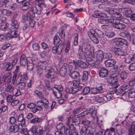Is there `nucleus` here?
Instances as JSON below:
<instances>
[{
    "label": "nucleus",
    "mask_w": 135,
    "mask_h": 135,
    "mask_svg": "<svg viewBox=\"0 0 135 135\" xmlns=\"http://www.w3.org/2000/svg\"><path fill=\"white\" fill-rule=\"evenodd\" d=\"M88 72L87 71H84L83 72V76L82 78V80L83 81H85L88 79Z\"/></svg>",
    "instance_id": "38"
},
{
    "label": "nucleus",
    "mask_w": 135,
    "mask_h": 135,
    "mask_svg": "<svg viewBox=\"0 0 135 135\" xmlns=\"http://www.w3.org/2000/svg\"><path fill=\"white\" fill-rule=\"evenodd\" d=\"M76 68V64L75 61L73 60V62L69 63L68 65V69L69 72L75 71Z\"/></svg>",
    "instance_id": "20"
},
{
    "label": "nucleus",
    "mask_w": 135,
    "mask_h": 135,
    "mask_svg": "<svg viewBox=\"0 0 135 135\" xmlns=\"http://www.w3.org/2000/svg\"><path fill=\"white\" fill-rule=\"evenodd\" d=\"M32 47L33 49L36 51L39 50L40 48L39 46L37 43H35L33 44Z\"/></svg>",
    "instance_id": "62"
},
{
    "label": "nucleus",
    "mask_w": 135,
    "mask_h": 135,
    "mask_svg": "<svg viewBox=\"0 0 135 135\" xmlns=\"http://www.w3.org/2000/svg\"><path fill=\"white\" fill-rule=\"evenodd\" d=\"M56 104V102H52V104L51 105V106H49L48 105H45L44 107L46 109L48 110V111H51L52 109L54 108V107L55 105Z\"/></svg>",
    "instance_id": "37"
},
{
    "label": "nucleus",
    "mask_w": 135,
    "mask_h": 135,
    "mask_svg": "<svg viewBox=\"0 0 135 135\" xmlns=\"http://www.w3.org/2000/svg\"><path fill=\"white\" fill-rule=\"evenodd\" d=\"M36 104L37 105L36 108H37L38 110L40 111L42 110V107L43 106H44V105L41 102L39 101L37 102Z\"/></svg>",
    "instance_id": "43"
},
{
    "label": "nucleus",
    "mask_w": 135,
    "mask_h": 135,
    "mask_svg": "<svg viewBox=\"0 0 135 135\" xmlns=\"http://www.w3.org/2000/svg\"><path fill=\"white\" fill-rule=\"evenodd\" d=\"M104 57V54L103 52L100 50L97 51L95 60L98 63H101Z\"/></svg>",
    "instance_id": "12"
},
{
    "label": "nucleus",
    "mask_w": 135,
    "mask_h": 135,
    "mask_svg": "<svg viewBox=\"0 0 135 135\" xmlns=\"http://www.w3.org/2000/svg\"><path fill=\"white\" fill-rule=\"evenodd\" d=\"M70 43L69 41H67L66 42V46L65 49V52L67 53L69 51L70 48Z\"/></svg>",
    "instance_id": "59"
},
{
    "label": "nucleus",
    "mask_w": 135,
    "mask_h": 135,
    "mask_svg": "<svg viewBox=\"0 0 135 135\" xmlns=\"http://www.w3.org/2000/svg\"><path fill=\"white\" fill-rule=\"evenodd\" d=\"M40 98L41 100V101H40L44 105V107L45 105H48L49 103V101L45 97L41 96L40 97Z\"/></svg>",
    "instance_id": "32"
},
{
    "label": "nucleus",
    "mask_w": 135,
    "mask_h": 135,
    "mask_svg": "<svg viewBox=\"0 0 135 135\" xmlns=\"http://www.w3.org/2000/svg\"><path fill=\"white\" fill-rule=\"evenodd\" d=\"M42 120L41 119L39 118H35L31 120L30 123H40Z\"/></svg>",
    "instance_id": "42"
},
{
    "label": "nucleus",
    "mask_w": 135,
    "mask_h": 135,
    "mask_svg": "<svg viewBox=\"0 0 135 135\" xmlns=\"http://www.w3.org/2000/svg\"><path fill=\"white\" fill-rule=\"evenodd\" d=\"M128 135H133L135 132V121L132 122L128 130Z\"/></svg>",
    "instance_id": "19"
},
{
    "label": "nucleus",
    "mask_w": 135,
    "mask_h": 135,
    "mask_svg": "<svg viewBox=\"0 0 135 135\" xmlns=\"http://www.w3.org/2000/svg\"><path fill=\"white\" fill-rule=\"evenodd\" d=\"M90 45L89 43L84 42L82 46H79L78 56L79 59H81L84 56L89 57L90 55L91 51L89 50Z\"/></svg>",
    "instance_id": "1"
},
{
    "label": "nucleus",
    "mask_w": 135,
    "mask_h": 135,
    "mask_svg": "<svg viewBox=\"0 0 135 135\" xmlns=\"http://www.w3.org/2000/svg\"><path fill=\"white\" fill-rule=\"evenodd\" d=\"M87 33L91 40L94 43L97 44L99 42V40L97 38L98 34L95 30L91 29Z\"/></svg>",
    "instance_id": "5"
},
{
    "label": "nucleus",
    "mask_w": 135,
    "mask_h": 135,
    "mask_svg": "<svg viewBox=\"0 0 135 135\" xmlns=\"http://www.w3.org/2000/svg\"><path fill=\"white\" fill-rule=\"evenodd\" d=\"M116 63V61L112 59H109L106 60L105 62V64L106 67H110L114 66Z\"/></svg>",
    "instance_id": "14"
},
{
    "label": "nucleus",
    "mask_w": 135,
    "mask_h": 135,
    "mask_svg": "<svg viewBox=\"0 0 135 135\" xmlns=\"http://www.w3.org/2000/svg\"><path fill=\"white\" fill-rule=\"evenodd\" d=\"M104 98L106 99V101L107 102L110 101L113 98V96L111 93L107 94L105 96H104Z\"/></svg>",
    "instance_id": "52"
},
{
    "label": "nucleus",
    "mask_w": 135,
    "mask_h": 135,
    "mask_svg": "<svg viewBox=\"0 0 135 135\" xmlns=\"http://www.w3.org/2000/svg\"><path fill=\"white\" fill-rule=\"evenodd\" d=\"M18 85V88L21 90H24L26 87V85L23 82H21L18 84H16Z\"/></svg>",
    "instance_id": "41"
},
{
    "label": "nucleus",
    "mask_w": 135,
    "mask_h": 135,
    "mask_svg": "<svg viewBox=\"0 0 135 135\" xmlns=\"http://www.w3.org/2000/svg\"><path fill=\"white\" fill-rule=\"evenodd\" d=\"M14 87L11 85H8L6 88V90L7 92L12 93L13 92Z\"/></svg>",
    "instance_id": "40"
},
{
    "label": "nucleus",
    "mask_w": 135,
    "mask_h": 135,
    "mask_svg": "<svg viewBox=\"0 0 135 135\" xmlns=\"http://www.w3.org/2000/svg\"><path fill=\"white\" fill-rule=\"evenodd\" d=\"M36 1L37 3V5L39 7L41 8L46 7V5L45 4L43 0H35Z\"/></svg>",
    "instance_id": "33"
},
{
    "label": "nucleus",
    "mask_w": 135,
    "mask_h": 135,
    "mask_svg": "<svg viewBox=\"0 0 135 135\" xmlns=\"http://www.w3.org/2000/svg\"><path fill=\"white\" fill-rule=\"evenodd\" d=\"M95 101L99 103H105L107 102L106 99L104 97H100L97 96L95 97L94 99Z\"/></svg>",
    "instance_id": "28"
},
{
    "label": "nucleus",
    "mask_w": 135,
    "mask_h": 135,
    "mask_svg": "<svg viewBox=\"0 0 135 135\" xmlns=\"http://www.w3.org/2000/svg\"><path fill=\"white\" fill-rule=\"evenodd\" d=\"M75 37L74 42V45L75 46L77 45L78 44V35L77 33L74 34Z\"/></svg>",
    "instance_id": "51"
},
{
    "label": "nucleus",
    "mask_w": 135,
    "mask_h": 135,
    "mask_svg": "<svg viewBox=\"0 0 135 135\" xmlns=\"http://www.w3.org/2000/svg\"><path fill=\"white\" fill-rule=\"evenodd\" d=\"M115 44L117 45L122 46L123 45H127L128 44L127 41L126 39L118 38L114 40Z\"/></svg>",
    "instance_id": "11"
},
{
    "label": "nucleus",
    "mask_w": 135,
    "mask_h": 135,
    "mask_svg": "<svg viewBox=\"0 0 135 135\" xmlns=\"http://www.w3.org/2000/svg\"><path fill=\"white\" fill-rule=\"evenodd\" d=\"M66 91L68 93L72 94H74L76 93L74 88H71L70 89L67 88L66 89Z\"/></svg>",
    "instance_id": "45"
},
{
    "label": "nucleus",
    "mask_w": 135,
    "mask_h": 135,
    "mask_svg": "<svg viewBox=\"0 0 135 135\" xmlns=\"http://www.w3.org/2000/svg\"><path fill=\"white\" fill-rule=\"evenodd\" d=\"M60 40L59 37L57 35H55L53 43L54 45H57L60 42Z\"/></svg>",
    "instance_id": "49"
},
{
    "label": "nucleus",
    "mask_w": 135,
    "mask_h": 135,
    "mask_svg": "<svg viewBox=\"0 0 135 135\" xmlns=\"http://www.w3.org/2000/svg\"><path fill=\"white\" fill-rule=\"evenodd\" d=\"M20 132V133L24 135H32V132L28 131L26 128H22Z\"/></svg>",
    "instance_id": "30"
},
{
    "label": "nucleus",
    "mask_w": 135,
    "mask_h": 135,
    "mask_svg": "<svg viewBox=\"0 0 135 135\" xmlns=\"http://www.w3.org/2000/svg\"><path fill=\"white\" fill-rule=\"evenodd\" d=\"M120 76L121 79L123 80L127 79V72L125 71H122L120 74Z\"/></svg>",
    "instance_id": "39"
},
{
    "label": "nucleus",
    "mask_w": 135,
    "mask_h": 135,
    "mask_svg": "<svg viewBox=\"0 0 135 135\" xmlns=\"http://www.w3.org/2000/svg\"><path fill=\"white\" fill-rule=\"evenodd\" d=\"M112 18H113V17H108L107 19H105V18L100 17V18L98 20V22L101 23L109 24L111 23Z\"/></svg>",
    "instance_id": "13"
},
{
    "label": "nucleus",
    "mask_w": 135,
    "mask_h": 135,
    "mask_svg": "<svg viewBox=\"0 0 135 135\" xmlns=\"http://www.w3.org/2000/svg\"><path fill=\"white\" fill-rule=\"evenodd\" d=\"M120 36L124 38L130 36L129 34L127 32H122L120 33Z\"/></svg>",
    "instance_id": "57"
},
{
    "label": "nucleus",
    "mask_w": 135,
    "mask_h": 135,
    "mask_svg": "<svg viewBox=\"0 0 135 135\" xmlns=\"http://www.w3.org/2000/svg\"><path fill=\"white\" fill-rule=\"evenodd\" d=\"M53 94L54 95V96L56 97L57 98H59L61 97L62 94L61 92L58 91L57 92L53 90L52 91Z\"/></svg>",
    "instance_id": "50"
},
{
    "label": "nucleus",
    "mask_w": 135,
    "mask_h": 135,
    "mask_svg": "<svg viewBox=\"0 0 135 135\" xmlns=\"http://www.w3.org/2000/svg\"><path fill=\"white\" fill-rule=\"evenodd\" d=\"M17 119L18 121L21 123L19 124H21L23 127V125H25L26 123V120L24 118L23 114H20L18 116Z\"/></svg>",
    "instance_id": "21"
},
{
    "label": "nucleus",
    "mask_w": 135,
    "mask_h": 135,
    "mask_svg": "<svg viewBox=\"0 0 135 135\" xmlns=\"http://www.w3.org/2000/svg\"><path fill=\"white\" fill-rule=\"evenodd\" d=\"M86 62L88 65L91 67L94 66L95 64V62L94 60L89 57H87L86 58Z\"/></svg>",
    "instance_id": "29"
},
{
    "label": "nucleus",
    "mask_w": 135,
    "mask_h": 135,
    "mask_svg": "<svg viewBox=\"0 0 135 135\" xmlns=\"http://www.w3.org/2000/svg\"><path fill=\"white\" fill-rule=\"evenodd\" d=\"M129 85L130 86H133L135 85V77L133 79L130 80L129 83Z\"/></svg>",
    "instance_id": "64"
},
{
    "label": "nucleus",
    "mask_w": 135,
    "mask_h": 135,
    "mask_svg": "<svg viewBox=\"0 0 135 135\" xmlns=\"http://www.w3.org/2000/svg\"><path fill=\"white\" fill-rule=\"evenodd\" d=\"M128 69L130 71H133L135 70V62L130 64L128 67Z\"/></svg>",
    "instance_id": "53"
},
{
    "label": "nucleus",
    "mask_w": 135,
    "mask_h": 135,
    "mask_svg": "<svg viewBox=\"0 0 135 135\" xmlns=\"http://www.w3.org/2000/svg\"><path fill=\"white\" fill-rule=\"evenodd\" d=\"M108 70L104 68H101L100 70L99 74V76L101 78H105L108 74Z\"/></svg>",
    "instance_id": "18"
},
{
    "label": "nucleus",
    "mask_w": 135,
    "mask_h": 135,
    "mask_svg": "<svg viewBox=\"0 0 135 135\" xmlns=\"http://www.w3.org/2000/svg\"><path fill=\"white\" fill-rule=\"evenodd\" d=\"M19 66H17L15 70L13 72V74L11 83L12 84H14L15 82V80H16L17 76V72L19 69Z\"/></svg>",
    "instance_id": "22"
},
{
    "label": "nucleus",
    "mask_w": 135,
    "mask_h": 135,
    "mask_svg": "<svg viewBox=\"0 0 135 135\" xmlns=\"http://www.w3.org/2000/svg\"><path fill=\"white\" fill-rule=\"evenodd\" d=\"M76 64L78 66L81 68H86L87 67V65L85 62L80 60L76 61Z\"/></svg>",
    "instance_id": "24"
},
{
    "label": "nucleus",
    "mask_w": 135,
    "mask_h": 135,
    "mask_svg": "<svg viewBox=\"0 0 135 135\" xmlns=\"http://www.w3.org/2000/svg\"><path fill=\"white\" fill-rule=\"evenodd\" d=\"M28 60H29V61L28 62L27 65V68L28 70L31 71L34 68V64L31 58H29V59H28Z\"/></svg>",
    "instance_id": "25"
},
{
    "label": "nucleus",
    "mask_w": 135,
    "mask_h": 135,
    "mask_svg": "<svg viewBox=\"0 0 135 135\" xmlns=\"http://www.w3.org/2000/svg\"><path fill=\"white\" fill-rule=\"evenodd\" d=\"M13 66L11 62H8L5 65L4 68L6 71H8L11 69Z\"/></svg>",
    "instance_id": "36"
},
{
    "label": "nucleus",
    "mask_w": 135,
    "mask_h": 135,
    "mask_svg": "<svg viewBox=\"0 0 135 135\" xmlns=\"http://www.w3.org/2000/svg\"><path fill=\"white\" fill-rule=\"evenodd\" d=\"M125 14L128 16H129L132 13V11L130 8H125Z\"/></svg>",
    "instance_id": "44"
},
{
    "label": "nucleus",
    "mask_w": 135,
    "mask_h": 135,
    "mask_svg": "<svg viewBox=\"0 0 135 135\" xmlns=\"http://www.w3.org/2000/svg\"><path fill=\"white\" fill-rule=\"evenodd\" d=\"M11 21L12 28L8 32V34L11 37L16 38L18 37L19 35V32L17 31L19 28V24L17 21L15 19H12Z\"/></svg>",
    "instance_id": "2"
},
{
    "label": "nucleus",
    "mask_w": 135,
    "mask_h": 135,
    "mask_svg": "<svg viewBox=\"0 0 135 135\" xmlns=\"http://www.w3.org/2000/svg\"><path fill=\"white\" fill-rule=\"evenodd\" d=\"M10 46V44L6 42L2 45V49L4 50L9 47Z\"/></svg>",
    "instance_id": "56"
},
{
    "label": "nucleus",
    "mask_w": 135,
    "mask_h": 135,
    "mask_svg": "<svg viewBox=\"0 0 135 135\" xmlns=\"http://www.w3.org/2000/svg\"><path fill=\"white\" fill-rule=\"evenodd\" d=\"M68 66L66 64L64 63L61 67L60 71V75L62 76H64L67 71Z\"/></svg>",
    "instance_id": "16"
},
{
    "label": "nucleus",
    "mask_w": 135,
    "mask_h": 135,
    "mask_svg": "<svg viewBox=\"0 0 135 135\" xmlns=\"http://www.w3.org/2000/svg\"><path fill=\"white\" fill-rule=\"evenodd\" d=\"M111 23L114 24L113 26L115 28L119 29L122 30L124 29L126 27V25L123 23H120V21L117 19L112 18Z\"/></svg>",
    "instance_id": "6"
},
{
    "label": "nucleus",
    "mask_w": 135,
    "mask_h": 135,
    "mask_svg": "<svg viewBox=\"0 0 135 135\" xmlns=\"http://www.w3.org/2000/svg\"><path fill=\"white\" fill-rule=\"evenodd\" d=\"M48 64L45 61L43 62H39L38 63L37 65L40 67V68L42 69L43 70H45L47 69L48 67L47 68Z\"/></svg>",
    "instance_id": "23"
},
{
    "label": "nucleus",
    "mask_w": 135,
    "mask_h": 135,
    "mask_svg": "<svg viewBox=\"0 0 135 135\" xmlns=\"http://www.w3.org/2000/svg\"><path fill=\"white\" fill-rule=\"evenodd\" d=\"M56 128L62 132H65V127L63 126V124L62 123H60L56 127Z\"/></svg>",
    "instance_id": "47"
},
{
    "label": "nucleus",
    "mask_w": 135,
    "mask_h": 135,
    "mask_svg": "<svg viewBox=\"0 0 135 135\" xmlns=\"http://www.w3.org/2000/svg\"><path fill=\"white\" fill-rule=\"evenodd\" d=\"M31 58V57H26L25 55L22 54L21 56L20 60V64L22 66H25L27 65L28 62L29 61L28 59Z\"/></svg>",
    "instance_id": "10"
},
{
    "label": "nucleus",
    "mask_w": 135,
    "mask_h": 135,
    "mask_svg": "<svg viewBox=\"0 0 135 135\" xmlns=\"http://www.w3.org/2000/svg\"><path fill=\"white\" fill-rule=\"evenodd\" d=\"M22 128V126L21 124H19L18 126L17 124H15L14 126H11L9 130L11 132L15 133L18 131V129H21Z\"/></svg>",
    "instance_id": "15"
},
{
    "label": "nucleus",
    "mask_w": 135,
    "mask_h": 135,
    "mask_svg": "<svg viewBox=\"0 0 135 135\" xmlns=\"http://www.w3.org/2000/svg\"><path fill=\"white\" fill-rule=\"evenodd\" d=\"M118 76L116 73L112 74L107 79L108 83L111 84L112 86L114 88H116L119 86L118 81Z\"/></svg>",
    "instance_id": "4"
},
{
    "label": "nucleus",
    "mask_w": 135,
    "mask_h": 135,
    "mask_svg": "<svg viewBox=\"0 0 135 135\" xmlns=\"http://www.w3.org/2000/svg\"><path fill=\"white\" fill-rule=\"evenodd\" d=\"M65 133L66 135H79L78 133L76 132H74L73 133L71 132L68 129H67L66 130Z\"/></svg>",
    "instance_id": "48"
},
{
    "label": "nucleus",
    "mask_w": 135,
    "mask_h": 135,
    "mask_svg": "<svg viewBox=\"0 0 135 135\" xmlns=\"http://www.w3.org/2000/svg\"><path fill=\"white\" fill-rule=\"evenodd\" d=\"M69 76L73 79L76 78L79 76V73L76 71H73L70 72L69 74Z\"/></svg>",
    "instance_id": "26"
},
{
    "label": "nucleus",
    "mask_w": 135,
    "mask_h": 135,
    "mask_svg": "<svg viewBox=\"0 0 135 135\" xmlns=\"http://www.w3.org/2000/svg\"><path fill=\"white\" fill-rule=\"evenodd\" d=\"M31 0L28 1H24L22 3V9L23 10L26 11L30 7V5L32 4V2Z\"/></svg>",
    "instance_id": "17"
},
{
    "label": "nucleus",
    "mask_w": 135,
    "mask_h": 135,
    "mask_svg": "<svg viewBox=\"0 0 135 135\" xmlns=\"http://www.w3.org/2000/svg\"><path fill=\"white\" fill-rule=\"evenodd\" d=\"M93 128L91 126H88L87 127H82L80 130V133L81 135H94V133L92 131Z\"/></svg>",
    "instance_id": "8"
},
{
    "label": "nucleus",
    "mask_w": 135,
    "mask_h": 135,
    "mask_svg": "<svg viewBox=\"0 0 135 135\" xmlns=\"http://www.w3.org/2000/svg\"><path fill=\"white\" fill-rule=\"evenodd\" d=\"M56 69V67L55 66H53L52 67L47 68V70H46V74L45 76L46 78L50 79H53L54 78V75Z\"/></svg>",
    "instance_id": "7"
},
{
    "label": "nucleus",
    "mask_w": 135,
    "mask_h": 135,
    "mask_svg": "<svg viewBox=\"0 0 135 135\" xmlns=\"http://www.w3.org/2000/svg\"><path fill=\"white\" fill-rule=\"evenodd\" d=\"M12 77H8L6 79L4 80V82L5 84L7 85H9V84L11 81Z\"/></svg>",
    "instance_id": "61"
},
{
    "label": "nucleus",
    "mask_w": 135,
    "mask_h": 135,
    "mask_svg": "<svg viewBox=\"0 0 135 135\" xmlns=\"http://www.w3.org/2000/svg\"><path fill=\"white\" fill-rule=\"evenodd\" d=\"M64 46L63 44L60 43L57 46H54L52 48V52L55 54H60L62 52Z\"/></svg>",
    "instance_id": "9"
},
{
    "label": "nucleus",
    "mask_w": 135,
    "mask_h": 135,
    "mask_svg": "<svg viewBox=\"0 0 135 135\" xmlns=\"http://www.w3.org/2000/svg\"><path fill=\"white\" fill-rule=\"evenodd\" d=\"M105 35L107 37L110 38L113 37L115 35V34L113 32L109 31L106 32Z\"/></svg>",
    "instance_id": "55"
},
{
    "label": "nucleus",
    "mask_w": 135,
    "mask_h": 135,
    "mask_svg": "<svg viewBox=\"0 0 135 135\" xmlns=\"http://www.w3.org/2000/svg\"><path fill=\"white\" fill-rule=\"evenodd\" d=\"M128 98H135V92L132 89H129L128 91Z\"/></svg>",
    "instance_id": "35"
},
{
    "label": "nucleus",
    "mask_w": 135,
    "mask_h": 135,
    "mask_svg": "<svg viewBox=\"0 0 135 135\" xmlns=\"http://www.w3.org/2000/svg\"><path fill=\"white\" fill-rule=\"evenodd\" d=\"M42 8L39 7L37 8L35 6H31L27 12L28 16L30 18H34L35 14L37 13L39 15L41 14Z\"/></svg>",
    "instance_id": "3"
},
{
    "label": "nucleus",
    "mask_w": 135,
    "mask_h": 135,
    "mask_svg": "<svg viewBox=\"0 0 135 135\" xmlns=\"http://www.w3.org/2000/svg\"><path fill=\"white\" fill-rule=\"evenodd\" d=\"M123 89H119L116 92V93L117 95H122L124 93L123 91Z\"/></svg>",
    "instance_id": "58"
},
{
    "label": "nucleus",
    "mask_w": 135,
    "mask_h": 135,
    "mask_svg": "<svg viewBox=\"0 0 135 135\" xmlns=\"http://www.w3.org/2000/svg\"><path fill=\"white\" fill-rule=\"evenodd\" d=\"M95 15H94V17L96 18L102 17L106 18L107 17V15L104 13H99L98 11L95 12Z\"/></svg>",
    "instance_id": "27"
},
{
    "label": "nucleus",
    "mask_w": 135,
    "mask_h": 135,
    "mask_svg": "<svg viewBox=\"0 0 135 135\" xmlns=\"http://www.w3.org/2000/svg\"><path fill=\"white\" fill-rule=\"evenodd\" d=\"M12 12L6 9L3 10V14L7 16H11L12 15Z\"/></svg>",
    "instance_id": "34"
},
{
    "label": "nucleus",
    "mask_w": 135,
    "mask_h": 135,
    "mask_svg": "<svg viewBox=\"0 0 135 135\" xmlns=\"http://www.w3.org/2000/svg\"><path fill=\"white\" fill-rule=\"evenodd\" d=\"M116 55L120 56H124L127 55V53L126 52H124L122 50L120 49H118L114 53Z\"/></svg>",
    "instance_id": "31"
},
{
    "label": "nucleus",
    "mask_w": 135,
    "mask_h": 135,
    "mask_svg": "<svg viewBox=\"0 0 135 135\" xmlns=\"http://www.w3.org/2000/svg\"><path fill=\"white\" fill-rule=\"evenodd\" d=\"M90 88L89 87H85L83 90V93L84 95H87L90 92Z\"/></svg>",
    "instance_id": "46"
},
{
    "label": "nucleus",
    "mask_w": 135,
    "mask_h": 135,
    "mask_svg": "<svg viewBox=\"0 0 135 135\" xmlns=\"http://www.w3.org/2000/svg\"><path fill=\"white\" fill-rule=\"evenodd\" d=\"M20 102L19 100L16 99H14L11 103V105L13 107L15 106L18 104Z\"/></svg>",
    "instance_id": "54"
},
{
    "label": "nucleus",
    "mask_w": 135,
    "mask_h": 135,
    "mask_svg": "<svg viewBox=\"0 0 135 135\" xmlns=\"http://www.w3.org/2000/svg\"><path fill=\"white\" fill-rule=\"evenodd\" d=\"M13 96L9 95L7 96L6 98L7 102H9L10 103L12 102L14 99L13 98Z\"/></svg>",
    "instance_id": "60"
},
{
    "label": "nucleus",
    "mask_w": 135,
    "mask_h": 135,
    "mask_svg": "<svg viewBox=\"0 0 135 135\" xmlns=\"http://www.w3.org/2000/svg\"><path fill=\"white\" fill-rule=\"evenodd\" d=\"M116 9H115L112 8H109L107 10V12L110 14H113L114 15Z\"/></svg>",
    "instance_id": "63"
}]
</instances>
